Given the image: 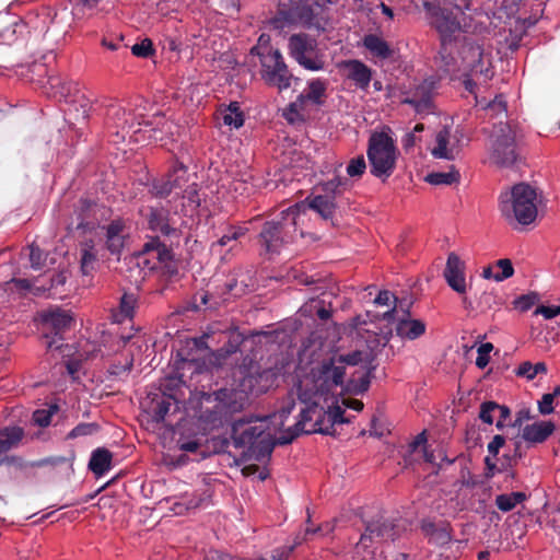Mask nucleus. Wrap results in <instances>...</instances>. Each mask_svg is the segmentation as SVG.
<instances>
[{"label":"nucleus","instance_id":"nucleus-30","mask_svg":"<svg viewBox=\"0 0 560 560\" xmlns=\"http://www.w3.org/2000/svg\"><path fill=\"white\" fill-rule=\"evenodd\" d=\"M100 249L104 247H84L81 250V271L84 276H90L100 266Z\"/></svg>","mask_w":560,"mask_h":560},{"label":"nucleus","instance_id":"nucleus-48","mask_svg":"<svg viewBox=\"0 0 560 560\" xmlns=\"http://www.w3.org/2000/svg\"><path fill=\"white\" fill-rule=\"evenodd\" d=\"M493 346L490 342L481 343L477 349L476 365L479 369H485L490 361V353Z\"/></svg>","mask_w":560,"mask_h":560},{"label":"nucleus","instance_id":"nucleus-37","mask_svg":"<svg viewBox=\"0 0 560 560\" xmlns=\"http://www.w3.org/2000/svg\"><path fill=\"white\" fill-rule=\"evenodd\" d=\"M136 296L133 294L125 293L119 303L118 310L113 314L115 322H124L125 319H130L133 315L136 307Z\"/></svg>","mask_w":560,"mask_h":560},{"label":"nucleus","instance_id":"nucleus-64","mask_svg":"<svg viewBox=\"0 0 560 560\" xmlns=\"http://www.w3.org/2000/svg\"><path fill=\"white\" fill-rule=\"evenodd\" d=\"M522 40V34H515L513 35L511 33V38H506V44L510 50L515 51L518 49Z\"/></svg>","mask_w":560,"mask_h":560},{"label":"nucleus","instance_id":"nucleus-43","mask_svg":"<svg viewBox=\"0 0 560 560\" xmlns=\"http://www.w3.org/2000/svg\"><path fill=\"white\" fill-rule=\"evenodd\" d=\"M413 453H420L424 460L430 464H435L436 457L433 452H429L427 447V438L424 433H420L411 443Z\"/></svg>","mask_w":560,"mask_h":560},{"label":"nucleus","instance_id":"nucleus-9","mask_svg":"<svg viewBox=\"0 0 560 560\" xmlns=\"http://www.w3.org/2000/svg\"><path fill=\"white\" fill-rule=\"evenodd\" d=\"M97 205L89 199H80L75 209V223L67 226V237L78 245H94L103 240L104 228L95 220Z\"/></svg>","mask_w":560,"mask_h":560},{"label":"nucleus","instance_id":"nucleus-41","mask_svg":"<svg viewBox=\"0 0 560 560\" xmlns=\"http://www.w3.org/2000/svg\"><path fill=\"white\" fill-rule=\"evenodd\" d=\"M172 192H175L176 195H179V191L175 190V188L173 187V185H172L170 178L167 177V175H165L162 178L154 179L152 182L151 194L154 197H156V198H166Z\"/></svg>","mask_w":560,"mask_h":560},{"label":"nucleus","instance_id":"nucleus-45","mask_svg":"<svg viewBox=\"0 0 560 560\" xmlns=\"http://www.w3.org/2000/svg\"><path fill=\"white\" fill-rule=\"evenodd\" d=\"M424 530L430 536V540L438 545H445L451 540V535L446 528H436L434 525H427Z\"/></svg>","mask_w":560,"mask_h":560},{"label":"nucleus","instance_id":"nucleus-11","mask_svg":"<svg viewBox=\"0 0 560 560\" xmlns=\"http://www.w3.org/2000/svg\"><path fill=\"white\" fill-rule=\"evenodd\" d=\"M348 186V179L341 176L320 183L317 185L316 190L319 194L307 197L305 201L308 203L310 209L317 212L325 221L332 222L336 213V197L340 196Z\"/></svg>","mask_w":560,"mask_h":560},{"label":"nucleus","instance_id":"nucleus-55","mask_svg":"<svg viewBox=\"0 0 560 560\" xmlns=\"http://www.w3.org/2000/svg\"><path fill=\"white\" fill-rule=\"evenodd\" d=\"M222 120L223 124L230 127L240 128L244 124V115L243 114H232L229 112H222Z\"/></svg>","mask_w":560,"mask_h":560},{"label":"nucleus","instance_id":"nucleus-40","mask_svg":"<svg viewBox=\"0 0 560 560\" xmlns=\"http://www.w3.org/2000/svg\"><path fill=\"white\" fill-rule=\"evenodd\" d=\"M525 498L526 497L523 492L500 494L495 499V504L502 512H509L513 510L517 504L522 503Z\"/></svg>","mask_w":560,"mask_h":560},{"label":"nucleus","instance_id":"nucleus-7","mask_svg":"<svg viewBox=\"0 0 560 560\" xmlns=\"http://www.w3.org/2000/svg\"><path fill=\"white\" fill-rule=\"evenodd\" d=\"M250 54L258 57L260 78L268 86L277 88L279 92H282L291 88L293 80H298L278 48L262 44L255 45L252 47Z\"/></svg>","mask_w":560,"mask_h":560},{"label":"nucleus","instance_id":"nucleus-39","mask_svg":"<svg viewBox=\"0 0 560 560\" xmlns=\"http://www.w3.org/2000/svg\"><path fill=\"white\" fill-rule=\"evenodd\" d=\"M460 178L459 172L451 167L448 172H434L425 176V182L431 185H452L458 183Z\"/></svg>","mask_w":560,"mask_h":560},{"label":"nucleus","instance_id":"nucleus-14","mask_svg":"<svg viewBox=\"0 0 560 560\" xmlns=\"http://www.w3.org/2000/svg\"><path fill=\"white\" fill-rule=\"evenodd\" d=\"M435 90V81L425 79L415 88L402 93V104L412 106L417 114L428 115L433 113V92Z\"/></svg>","mask_w":560,"mask_h":560},{"label":"nucleus","instance_id":"nucleus-36","mask_svg":"<svg viewBox=\"0 0 560 560\" xmlns=\"http://www.w3.org/2000/svg\"><path fill=\"white\" fill-rule=\"evenodd\" d=\"M166 175L170 178L175 190H179V192L189 180L187 167L182 162L178 161H174L172 167L170 168Z\"/></svg>","mask_w":560,"mask_h":560},{"label":"nucleus","instance_id":"nucleus-58","mask_svg":"<svg viewBox=\"0 0 560 560\" xmlns=\"http://www.w3.org/2000/svg\"><path fill=\"white\" fill-rule=\"evenodd\" d=\"M51 412L48 410H36L33 413V420L39 427H46L50 423Z\"/></svg>","mask_w":560,"mask_h":560},{"label":"nucleus","instance_id":"nucleus-22","mask_svg":"<svg viewBox=\"0 0 560 560\" xmlns=\"http://www.w3.org/2000/svg\"><path fill=\"white\" fill-rule=\"evenodd\" d=\"M148 226L153 232H160L163 235L176 233L168 224V211L163 208L149 207L145 213Z\"/></svg>","mask_w":560,"mask_h":560},{"label":"nucleus","instance_id":"nucleus-61","mask_svg":"<svg viewBox=\"0 0 560 560\" xmlns=\"http://www.w3.org/2000/svg\"><path fill=\"white\" fill-rule=\"evenodd\" d=\"M505 440L502 435H495L491 440V442L488 444V452L495 456L500 448L504 445Z\"/></svg>","mask_w":560,"mask_h":560},{"label":"nucleus","instance_id":"nucleus-33","mask_svg":"<svg viewBox=\"0 0 560 560\" xmlns=\"http://www.w3.org/2000/svg\"><path fill=\"white\" fill-rule=\"evenodd\" d=\"M103 228V236H105L107 243L124 241V238L129 234V226L121 218L112 220L107 226Z\"/></svg>","mask_w":560,"mask_h":560},{"label":"nucleus","instance_id":"nucleus-16","mask_svg":"<svg viewBox=\"0 0 560 560\" xmlns=\"http://www.w3.org/2000/svg\"><path fill=\"white\" fill-rule=\"evenodd\" d=\"M443 277L448 287L457 294L464 296L467 293L469 283L467 280L466 264L456 254L452 253L448 255Z\"/></svg>","mask_w":560,"mask_h":560},{"label":"nucleus","instance_id":"nucleus-29","mask_svg":"<svg viewBox=\"0 0 560 560\" xmlns=\"http://www.w3.org/2000/svg\"><path fill=\"white\" fill-rule=\"evenodd\" d=\"M482 106L483 110L490 118L499 119V127L504 126L502 119L506 117L508 108L506 101L503 95H497L492 101L483 103V101H477Z\"/></svg>","mask_w":560,"mask_h":560},{"label":"nucleus","instance_id":"nucleus-19","mask_svg":"<svg viewBox=\"0 0 560 560\" xmlns=\"http://www.w3.org/2000/svg\"><path fill=\"white\" fill-rule=\"evenodd\" d=\"M555 430L556 425L552 421L537 420L523 428L522 438L528 443L538 444L545 442Z\"/></svg>","mask_w":560,"mask_h":560},{"label":"nucleus","instance_id":"nucleus-26","mask_svg":"<svg viewBox=\"0 0 560 560\" xmlns=\"http://www.w3.org/2000/svg\"><path fill=\"white\" fill-rule=\"evenodd\" d=\"M425 332V324L420 319L404 318L396 325V334L402 339L415 340Z\"/></svg>","mask_w":560,"mask_h":560},{"label":"nucleus","instance_id":"nucleus-23","mask_svg":"<svg viewBox=\"0 0 560 560\" xmlns=\"http://www.w3.org/2000/svg\"><path fill=\"white\" fill-rule=\"evenodd\" d=\"M30 261L34 270H48L57 260L56 249L46 247H30Z\"/></svg>","mask_w":560,"mask_h":560},{"label":"nucleus","instance_id":"nucleus-42","mask_svg":"<svg viewBox=\"0 0 560 560\" xmlns=\"http://www.w3.org/2000/svg\"><path fill=\"white\" fill-rule=\"evenodd\" d=\"M148 249H154L155 247H147ZM160 249L158 252L159 260L166 269V271L171 275L177 273V262L174 259V255L172 252V247H156Z\"/></svg>","mask_w":560,"mask_h":560},{"label":"nucleus","instance_id":"nucleus-13","mask_svg":"<svg viewBox=\"0 0 560 560\" xmlns=\"http://www.w3.org/2000/svg\"><path fill=\"white\" fill-rule=\"evenodd\" d=\"M54 97L65 101L67 104H79L82 118H86L90 110V101L79 90V84L58 75H51L47 81Z\"/></svg>","mask_w":560,"mask_h":560},{"label":"nucleus","instance_id":"nucleus-17","mask_svg":"<svg viewBox=\"0 0 560 560\" xmlns=\"http://www.w3.org/2000/svg\"><path fill=\"white\" fill-rule=\"evenodd\" d=\"M138 128L133 129V133H148L149 139L155 141H163L165 136H173L174 129L177 126L167 119L163 115H156L153 119L142 118L137 122Z\"/></svg>","mask_w":560,"mask_h":560},{"label":"nucleus","instance_id":"nucleus-52","mask_svg":"<svg viewBox=\"0 0 560 560\" xmlns=\"http://www.w3.org/2000/svg\"><path fill=\"white\" fill-rule=\"evenodd\" d=\"M171 408V400L170 398L162 397L160 400L156 401L154 410H153V417L156 421L164 420L165 416L168 413Z\"/></svg>","mask_w":560,"mask_h":560},{"label":"nucleus","instance_id":"nucleus-62","mask_svg":"<svg viewBox=\"0 0 560 560\" xmlns=\"http://www.w3.org/2000/svg\"><path fill=\"white\" fill-rule=\"evenodd\" d=\"M293 547H281L276 549L271 556V560H285L289 555L292 552Z\"/></svg>","mask_w":560,"mask_h":560},{"label":"nucleus","instance_id":"nucleus-59","mask_svg":"<svg viewBox=\"0 0 560 560\" xmlns=\"http://www.w3.org/2000/svg\"><path fill=\"white\" fill-rule=\"evenodd\" d=\"M536 313L541 314L546 319H551V318L560 315V305L539 306L536 310Z\"/></svg>","mask_w":560,"mask_h":560},{"label":"nucleus","instance_id":"nucleus-5","mask_svg":"<svg viewBox=\"0 0 560 560\" xmlns=\"http://www.w3.org/2000/svg\"><path fill=\"white\" fill-rule=\"evenodd\" d=\"M500 211L510 223L532 224L538 214V194L527 183L515 184L500 195Z\"/></svg>","mask_w":560,"mask_h":560},{"label":"nucleus","instance_id":"nucleus-54","mask_svg":"<svg viewBox=\"0 0 560 560\" xmlns=\"http://www.w3.org/2000/svg\"><path fill=\"white\" fill-rule=\"evenodd\" d=\"M553 395H550L549 393L544 394L541 399L538 401V410L541 415H550L553 412Z\"/></svg>","mask_w":560,"mask_h":560},{"label":"nucleus","instance_id":"nucleus-2","mask_svg":"<svg viewBox=\"0 0 560 560\" xmlns=\"http://www.w3.org/2000/svg\"><path fill=\"white\" fill-rule=\"evenodd\" d=\"M418 3L419 0H411ZM471 0H420L427 12L429 23L440 35L439 60L448 69L456 65L454 48L457 47L462 23L459 16L469 10Z\"/></svg>","mask_w":560,"mask_h":560},{"label":"nucleus","instance_id":"nucleus-1","mask_svg":"<svg viewBox=\"0 0 560 560\" xmlns=\"http://www.w3.org/2000/svg\"><path fill=\"white\" fill-rule=\"evenodd\" d=\"M375 353L372 349L335 352L320 361L296 369L294 389L301 402V419L284 429L294 409L290 399L281 410L255 420H241L232 427V438L238 446L248 447L257 459L269 457L276 444L291 443L300 433L335 434V427L350 422L345 409H363L358 399L346 394H362L370 385Z\"/></svg>","mask_w":560,"mask_h":560},{"label":"nucleus","instance_id":"nucleus-12","mask_svg":"<svg viewBox=\"0 0 560 560\" xmlns=\"http://www.w3.org/2000/svg\"><path fill=\"white\" fill-rule=\"evenodd\" d=\"M490 160L500 167H512L521 161L515 133L508 124L498 127L493 135Z\"/></svg>","mask_w":560,"mask_h":560},{"label":"nucleus","instance_id":"nucleus-21","mask_svg":"<svg viewBox=\"0 0 560 560\" xmlns=\"http://www.w3.org/2000/svg\"><path fill=\"white\" fill-rule=\"evenodd\" d=\"M345 68L348 70L347 78L354 82L355 86L366 90L372 80V70L361 60L351 59L345 61Z\"/></svg>","mask_w":560,"mask_h":560},{"label":"nucleus","instance_id":"nucleus-57","mask_svg":"<svg viewBox=\"0 0 560 560\" xmlns=\"http://www.w3.org/2000/svg\"><path fill=\"white\" fill-rule=\"evenodd\" d=\"M375 304L395 308L396 298L387 290L381 291L375 298Z\"/></svg>","mask_w":560,"mask_h":560},{"label":"nucleus","instance_id":"nucleus-34","mask_svg":"<svg viewBox=\"0 0 560 560\" xmlns=\"http://www.w3.org/2000/svg\"><path fill=\"white\" fill-rule=\"evenodd\" d=\"M108 117L115 121L122 132L128 133L135 128V119L131 117V114L127 113V110L119 105H112L108 108Z\"/></svg>","mask_w":560,"mask_h":560},{"label":"nucleus","instance_id":"nucleus-24","mask_svg":"<svg viewBox=\"0 0 560 560\" xmlns=\"http://www.w3.org/2000/svg\"><path fill=\"white\" fill-rule=\"evenodd\" d=\"M435 142L436 145L431 151L434 158L453 160L458 153L456 145H450V130L446 127L436 133Z\"/></svg>","mask_w":560,"mask_h":560},{"label":"nucleus","instance_id":"nucleus-56","mask_svg":"<svg viewBox=\"0 0 560 560\" xmlns=\"http://www.w3.org/2000/svg\"><path fill=\"white\" fill-rule=\"evenodd\" d=\"M11 283L15 289L22 292H32L38 294L40 291L39 287H35L28 279H13Z\"/></svg>","mask_w":560,"mask_h":560},{"label":"nucleus","instance_id":"nucleus-49","mask_svg":"<svg viewBox=\"0 0 560 560\" xmlns=\"http://www.w3.org/2000/svg\"><path fill=\"white\" fill-rule=\"evenodd\" d=\"M180 451L195 453L201 445V439L198 436L185 438L180 436L177 441Z\"/></svg>","mask_w":560,"mask_h":560},{"label":"nucleus","instance_id":"nucleus-25","mask_svg":"<svg viewBox=\"0 0 560 560\" xmlns=\"http://www.w3.org/2000/svg\"><path fill=\"white\" fill-rule=\"evenodd\" d=\"M363 46L373 57L385 60L393 56L394 50L388 43L376 34H368L363 37Z\"/></svg>","mask_w":560,"mask_h":560},{"label":"nucleus","instance_id":"nucleus-63","mask_svg":"<svg viewBox=\"0 0 560 560\" xmlns=\"http://www.w3.org/2000/svg\"><path fill=\"white\" fill-rule=\"evenodd\" d=\"M92 431H93V428L91 424L78 425L70 432L69 436L75 438L79 435H85V434L92 433Z\"/></svg>","mask_w":560,"mask_h":560},{"label":"nucleus","instance_id":"nucleus-44","mask_svg":"<svg viewBox=\"0 0 560 560\" xmlns=\"http://www.w3.org/2000/svg\"><path fill=\"white\" fill-rule=\"evenodd\" d=\"M247 231L248 230L246 226L231 225L226 228L225 232L221 235V237L218 241V245H226L228 243L234 241L242 242Z\"/></svg>","mask_w":560,"mask_h":560},{"label":"nucleus","instance_id":"nucleus-46","mask_svg":"<svg viewBox=\"0 0 560 560\" xmlns=\"http://www.w3.org/2000/svg\"><path fill=\"white\" fill-rule=\"evenodd\" d=\"M366 163L363 155H358L351 159L347 165V174L350 177H362L365 173Z\"/></svg>","mask_w":560,"mask_h":560},{"label":"nucleus","instance_id":"nucleus-6","mask_svg":"<svg viewBox=\"0 0 560 560\" xmlns=\"http://www.w3.org/2000/svg\"><path fill=\"white\" fill-rule=\"evenodd\" d=\"M366 156L371 174L385 182L396 170L399 151L387 132L375 131L369 138Z\"/></svg>","mask_w":560,"mask_h":560},{"label":"nucleus","instance_id":"nucleus-3","mask_svg":"<svg viewBox=\"0 0 560 560\" xmlns=\"http://www.w3.org/2000/svg\"><path fill=\"white\" fill-rule=\"evenodd\" d=\"M456 65L453 69L440 60V65L447 73L462 72L465 77L464 85L470 93L475 92L478 83H488L494 75L491 49L472 36H463L454 48Z\"/></svg>","mask_w":560,"mask_h":560},{"label":"nucleus","instance_id":"nucleus-35","mask_svg":"<svg viewBox=\"0 0 560 560\" xmlns=\"http://www.w3.org/2000/svg\"><path fill=\"white\" fill-rule=\"evenodd\" d=\"M278 372L273 370H265L257 375H247L246 377H253V389L250 394H260L267 392L276 382Z\"/></svg>","mask_w":560,"mask_h":560},{"label":"nucleus","instance_id":"nucleus-50","mask_svg":"<svg viewBox=\"0 0 560 560\" xmlns=\"http://www.w3.org/2000/svg\"><path fill=\"white\" fill-rule=\"evenodd\" d=\"M200 503V499H190L189 501L186 499L176 500L173 503V511L175 514H184L186 511L198 508Z\"/></svg>","mask_w":560,"mask_h":560},{"label":"nucleus","instance_id":"nucleus-28","mask_svg":"<svg viewBox=\"0 0 560 560\" xmlns=\"http://www.w3.org/2000/svg\"><path fill=\"white\" fill-rule=\"evenodd\" d=\"M25 30V24L22 20L7 19L3 26L0 27V45H11Z\"/></svg>","mask_w":560,"mask_h":560},{"label":"nucleus","instance_id":"nucleus-15","mask_svg":"<svg viewBox=\"0 0 560 560\" xmlns=\"http://www.w3.org/2000/svg\"><path fill=\"white\" fill-rule=\"evenodd\" d=\"M298 208L299 205L289 208L287 210V215H282L281 221L271 220L267 221L264 224L259 233V236L264 245H273V243H289L287 234L290 231V229L295 224L294 214L296 213L295 210H298ZM281 214H284V211H282Z\"/></svg>","mask_w":560,"mask_h":560},{"label":"nucleus","instance_id":"nucleus-51","mask_svg":"<svg viewBox=\"0 0 560 560\" xmlns=\"http://www.w3.org/2000/svg\"><path fill=\"white\" fill-rule=\"evenodd\" d=\"M535 302H536L535 294H524V295L516 298L513 301V306L515 310H517L520 312H526L529 308H532V306L535 304Z\"/></svg>","mask_w":560,"mask_h":560},{"label":"nucleus","instance_id":"nucleus-53","mask_svg":"<svg viewBox=\"0 0 560 560\" xmlns=\"http://www.w3.org/2000/svg\"><path fill=\"white\" fill-rule=\"evenodd\" d=\"M183 198L187 199L189 206H192L195 208L199 207L201 203V199L199 196V192L197 190V185L192 184L191 186H188L183 194Z\"/></svg>","mask_w":560,"mask_h":560},{"label":"nucleus","instance_id":"nucleus-47","mask_svg":"<svg viewBox=\"0 0 560 560\" xmlns=\"http://www.w3.org/2000/svg\"><path fill=\"white\" fill-rule=\"evenodd\" d=\"M131 54L136 57L148 58L154 54L152 40L144 38L131 46Z\"/></svg>","mask_w":560,"mask_h":560},{"label":"nucleus","instance_id":"nucleus-20","mask_svg":"<svg viewBox=\"0 0 560 560\" xmlns=\"http://www.w3.org/2000/svg\"><path fill=\"white\" fill-rule=\"evenodd\" d=\"M510 417V409L493 401H486L480 407L479 418L488 424L495 422L498 429L506 425V419Z\"/></svg>","mask_w":560,"mask_h":560},{"label":"nucleus","instance_id":"nucleus-8","mask_svg":"<svg viewBox=\"0 0 560 560\" xmlns=\"http://www.w3.org/2000/svg\"><path fill=\"white\" fill-rule=\"evenodd\" d=\"M253 377H243L237 384L234 383L230 386L220 388L212 395L207 396V400L211 401L213 397L214 413L220 416V419H213L211 428H215L222 423V418H228L233 413L242 411L248 404L250 389H253Z\"/></svg>","mask_w":560,"mask_h":560},{"label":"nucleus","instance_id":"nucleus-38","mask_svg":"<svg viewBox=\"0 0 560 560\" xmlns=\"http://www.w3.org/2000/svg\"><path fill=\"white\" fill-rule=\"evenodd\" d=\"M23 438V430L18 427L5 428L0 432V451L7 452L16 446Z\"/></svg>","mask_w":560,"mask_h":560},{"label":"nucleus","instance_id":"nucleus-10","mask_svg":"<svg viewBox=\"0 0 560 560\" xmlns=\"http://www.w3.org/2000/svg\"><path fill=\"white\" fill-rule=\"evenodd\" d=\"M288 52L305 70L320 71L325 68V58L318 48V42L307 33L292 34L288 38Z\"/></svg>","mask_w":560,"mask_h":560},{"label":"nucleus","instance_id":"nucleus-4","mask_svg":"<svg viewBox=\"0 0 560 560\" xmlns=\"http://www.w3.org/2000/svg\"><path fill=\"white\" fill-rule=\"evenodd\" d=\"M329 0H289L279 2L269 24L275 30L290 25H301L308 30L325 32L330 24Z\"/></svg>","mask_w":560,"mask_h":560},{"label":"nucleus","instance_id":"nucleus-31","mask_svg":"<svg viewBox=\"0 0 560 560\" xmlns=\"http://www.w3.org/2000/svg\"><path fill=\"white\" fill-rule=\"evenodd\" d=\"M112 454L104 448H97L92 453L89 467L97 476H103L110 469Z\"/></svg>","mask_w":560,"mask_h":560},{"label":"nucleus","instance_id":"nucleus-18","mask_svg":"<svg viewBox=\"0 0 560 560\" xmlns=\"http://www.w3.org/2000/svg\"><path fill=\"white\" fill-rule=\"evenodd\" d=\"M43 324L56 334L66 331L72 327L73 316L69 311L54 308L40 314Z\"/></svg>","mask_w":560,"mask_h":560},{"label":"nucleus","instance_id":"nucleus-27","mask_svg":"<svg viewBox=\"0 0 560 560\" xmlns=\"http://www.w3.org/2000/svg\"><path fill=\"white\" fill-rule=\"evenodd\" d=\"M514 273V269L510 259H499L493 265L485 267L482 276L485 279H493L497 282L503 281Z\"/></svg>","mask_w":560,"mask_h":560},{"label":"nucleus","instance_id":"nucleus-32","mask_svg":"<svg viewBox=\"0 0 560 560\" xmlns=\"http://www.w3.org/2000/svg\"><path fill=\"white\" fill-rule=\"evenodd\" d=\"M327 85L324 80L313 79L307 83V90L298 96V101L304 102L305 100L311 101L314 104L320 105L323 97L325 96Z\"/></svg>","mask_w":560,"mask_h":560},{"label":"nucleus","instance_id":"nucleus-60","mask_svg":"<svg viewBox=\"0 0 560 560\" xmlns=\"http://www.w3.org/2000/svg\"><path fill=\"white\" fill-rule=\"evenodd\" d=\"M517 375L524 376L527 380H534L536 377V372L534 370V364L530 362H523L517 369Z\"/></svg>","mask_w":560,"mask_h":560}]
</instances>
